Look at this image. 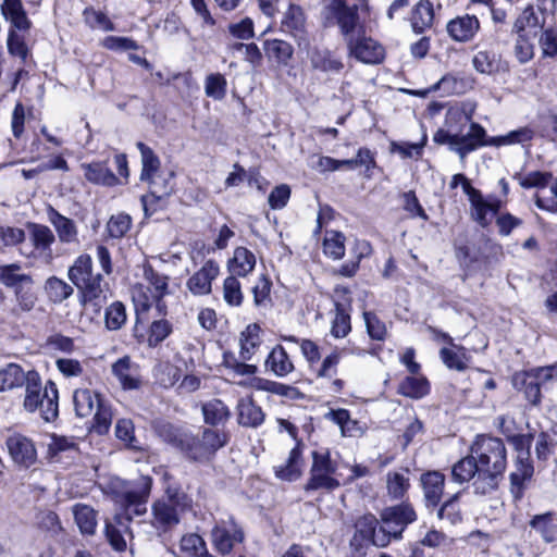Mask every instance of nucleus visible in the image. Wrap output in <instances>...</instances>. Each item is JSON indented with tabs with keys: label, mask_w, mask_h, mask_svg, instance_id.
<instances>
[{
	"label": "nucleus",
	"mask_w": 557,
	"mask_h": 557,
	"mask_svg": "<svg viewBox=\"0 0 557 557\" xmlns=\"http://www.w3.org/2000/svg\"><path fill=\"white\" fill-rule=\"evenodd\" d=\"M137 148L141 156V174H153L160 168V160L150 147L141 141L137 143Z\"/></svg>",
	"instance_id": "64"
},
{
	"label": "nucleus",
	"mask_w": 557,
	"mask_h": 557,
	"mask_svg": "<svg viewBox=\"0 0 557 557\" xmlns=\"http://www.w3.org/2000/svg\"><path fill=\"white\" fill-rule=\"evenodd\" d=\"M309 61L313 70L326 74H338L344 69L342 60L326 48H313L309 52Z\"/></svg>",
	"instance_id": "23"
},
{
	"label": "nucleus",
	"mask_w": 557,
	"mask_h": 557,
	"mask_svg": "<svg viewBox=\"0 0 557 557\" xmlns=\"http://www.w3.org/2000/svg\"><path fill=\"white\" fill-rule=\"evenodd\" d=\"M7 448L12 460L23 468H29L37 461V450L33 441L15 433L7 438Z\"/></svg>",
	"instance_id": "16"
},
{
	"label": "nucleus",
	"mask_w": 557,
	"mask_h": 557,
	"mask_svg": "<svg viewBox=\"0 0 557 557\" xmlns=\"http://www.w3.org/2000/svg\"><path fill=\"white\" fill-rule=\"evenodd\" d=\"M530 527L540 533L544 542L553 543L557 541L556 513L548 511L535 515L530 521Z\"/></svg>",
	"instance_id": "34"
},
{
	"label": "nucleus",
	"mask_w": 557,
	"mask_h": 557,
	"mask_svg": "<svg viewBox=\"0 0 557 557\" xmlns=\"http://www.w3.org/2000/svg\"><path fill=\"white\" fill-rule=\"evenodd\" d=\"M520 178V185L529 188L536 187L539 191L536 194V206L541 209H545L552 212H557V182L554 183L548 189L547 177L548 176H518Z\"/></svg>",
	"instance_id": "17"
},
{
	"label": "nucleus",
	"mask_w": 557,
	"mask_h": 557,
	"mask_svg": "<svg viewBox=\"0 0 557 557\" xmlns=\"http://www.w3.org/2000/svg\"><path fill=\"white\" fill-rule=\"evenodd\" d=\"M94 424L92 429L96 433L99 435H103L109 432L113 413L111 410V406L106 403L103 399L101 403L96 407L94 411Z\"/></svg>",
	"instance_id": "51"
},
{
	"label": "nucleus",
	"mask_w": 557,
	"mask_h": 557,
	"mask_svg": "<svg viewBox=\"0 0 557 557\" xmlns=\"http://www.w3.org/2000/svg\"><path fill=\"white\" fill-rule=\"evenodd\" d=\"M228 436L218 429L203 428L198 434L183 433L181 451L190 460L208 461L226 445Z\"/></svg>",
	"instance_id": "6"
},
{
	"label": "nucleus",
	"mask_w": 557,
	"mask_h": 557,
	"mask_svg": "<svg viewBox=\"0 0 557 557\" xmlns=\"http://www.w3.org/2000/svg\"><path fill=\"white\" fill-rule=\"evenodd\" d=\"M28 371L25 372L17 363H9L0 369V392L22 387L27 380Z\"/></svg>",
	"instance_id": "37"
},
{
	"label": "nucleus",
	"mask_w": 557,
	"mask_h": 557,
	"mask_svg": "<svg viewBox=\"0 0 557 557\" xmlns=\"http://www.w3.org/2000/svg\"><path fill=\"white\" fill-rule=\"evenodd\" d=\"M173 331L172 323L165 319L156 320L151 323L149 329L148 345L157 347L162 343Z\"/></svg>",
	"instance_id": "59"
},
{
	"label": "nucleus",
	"mask_w": 557,
	"mask_h": 557,
	"mask_svg": "<svg viewBox=\"0 0 557 557\" xmlns=\"http://www.w3.org/2000/svg\"><path fill=\"white\" fill-rule=\"evenodd\" d=\"M282 28L298 40H305V14L300 7L290 4L282 20Z\"/></svg>",
	"instance_id": "33"
},
{
	"label": "nucleus",
	"mask_w": 557,
	"mask_h": 557,
	"mask_svg": "<svg viewBox=\"0 0 557 557\" xmlns=\"http://www.w3.org/2000/svg\"><path fill=\"white\" fill-rule=\"evenodd\" d=\"M385 533L388 535V543L391 540L401 539L405 529L413 523L418 516L410 503L404 502L398 505L384 508L380 513Z\"/></svg>",
	"instance_id": "11"
},
{
	"label": "nucleus",
	"mask_w": 557,
	"mask_h": 557,
	"mask_svg": "<svg viewBox=\"0 0 557 557\" xmlns=\"http://www.w3.org/2000/svg\"><path fill=\"white\" fill-rule=\"evenodd\" d=\"M126 322V308L121 301L112 302L104 312V324L109 331L120 330Z\"/></svg>",
	"instance_id": "53"
},
{
	"label": "nucleus",
	"mask_w": 557,
	"mask_h": 557,
	"mask_svg": "<svg viewBox=\"0 0 557 557\" xmlns=\"http://www.w3.org/2000/svg\"><path fill=\"white\" fill-rule=\"evenodd\" d=\"M201 411L205 422L212 426L225 424L231 417L228 407L221 399L216 398L205 403Z\"/></svg>",
	"instance_id": "35"
},
{
	"label": "nucleus",
	"mask_w": 557,
	"mask_h": 557,
	"mask_svg": "<svg viewBox=\"0 0 557 557\" xmlns=\"http://www.w3.org/2000/svg\"><path fill=\"white\" fill-rule=\"evenodd\" d=\"M476 460L471 453L469 456L457 461L451 468V478L456 483H466L471 479L475 481L479 475V467Z\"/></svg>",
	"instance_id": "40"
},
{
	"label": "nucleus",
	"mask_w": 557,
	"mask_h": 557,
	"mask_svg": "<svg viewBox=\"0 0 557 557\" xmlns=\"http://www.w3.org/2000/svg\"><path fill=\"white\" fill-rule=\"evenodd\" d=\"M101 400L100 394L89 388H76L73 393L74 410L79 418L92 416Z\"/></svg>",
	"instance_id": "31"
},
{
	"label": "nucleus",
	"mask_w": 557,
	"mask_h": 557,
	"mask_svg": "<svg viewBox=\"0 0 557 557\" xmlns=\"http://www.w3.org/2000/svg\"><path fill=\"white\" fill-rule=\"evenodd\" d=\"M151 484L152 480L149 476H141L122 494V503L128 519L146 513V503L151 491Z\"/></svg>",
	"instance_id": "13"
},
{
	"label": "nucleus",
	"mask_w": 557,
	"mask_h": 557,
	"mask_svg": "<svg viewBox=\"0 0 557 557\" xmlns=\"http://www.w3.org/2000/svg\"><path fill=\"white\" fill-rule=\"evenodd\" d=\"M220 267L216 261L207 260L186 282L188 290L195 296L209 295L212 292V282L218 277Z\"/></svg>",
	"instance_id": "19"
},
{
	"label": "nucleus",
	"mask_w": 557,
	"mask_h": 557,
	"mask_svg": "<svg viewBox=\"0 0 557 557\" xmlns=\"http://www.w3.org/2000/svg\"><path fill=\"white\" fill-rule=\"evenodd\" d=\"M533 137V132L528 127H522L519 129H515L509 132L506 135L490 137L484 136V144L482 146H506V145H515V144H525L530 141Z\"/></svg>",
	"instance_id": "42"
},
{
	"label": "nucleus",
	"mask_w": 557,
	"mask_h": 557,
	"mask_svg": "<svg viewBox=\"0 0 557 557\" xmlns=\"http://www.w3.org/2000/svg\"><path fill=\"white\" fill-rule=\"evenodd\" d=\"M227 81L221 73H211L205 79V94L214 100H223L226 96Z\"/></svg>",
	"instance_id": "49"
},
{
	"label": "nucleus",
	"mask_w": 557,
	"mask_h": 557,
	"mask_svg": "<svg viewBox=\"0 0 557 557\" xmlns=\"http://www.w3.org/2000/svg\"><path fill=\"white\" fill-rule=\"evenodd\" d=\"M454 185L460 184L470 203V216L482 227H487L502 208V200L494 196L484 197L474 188L467 176H454Z\"/></svg>",
	"instance_id": "9"
},
{
	"label": "nucleus",
	"mask_w": 557,
	"mask_h": 557,
	"mask_svg": "<svg viewBox=\"0 0 557 557\" xmlns=\"http://www.w3.org/2000/svg\"><path fill=\"white\" fill-rule=\"evenodd\" d=\"M430 386L425 377L407 376L399 385V393L404 396L419 399L429 393Z\"/></svg>",
	"instance_id": "47"
},
{
	"label": "nucleus",
	"mask_w": 557,
	"mask_h": 557,
	"mask_svg": "<svg viewBox=\"0 0 557 557\" xmlns=\"http://www.w3.org/2000/svg\"><path fill=\"white\" fill-rule=\"evenodd\" d=\"M470 451L478 462L479 475L472 486L476 495H486L498 487L507 466V450L500 438L481 435Z\"/></svg>",
	"instance_id": "2"
},
{
	"label": "nucleus",
	"mask_w": 557,
	"mask_h": 557,
	"mask_svg": "<svg viewBox=\"0 0 557 557\" xmlns=\"http://www.w3.org/2000/svg\"><path fill=\"white\" fill-rule=\"evenodd\" d=\"M70 281L82 294L83 305L99 313L107 302V284H102L103 277L100 273L92 272V260L87 253L78 256L67 272Z\"/></svg>",
	"instance_id": "3"
},
{
	"label": "nucleus",
	"mask_w": 557,
	"mask_h": 557,
	"mask_svg": "<svg viewBox=\"0 0 557 557\" xmlns=\"http://www.w3.org/2000/svg\"><path fill=\"white\" fill-rule=\"evenodd\" d=\"M1 11L5 20L11 23L10 29L23 33L29 30L32 22L27 17L21 0H3Z\"/></svg>",
	"instance_id": "24"
},
{
	"label": "nucleus",
	"mask_w": 557,
	"mask_h": 557,
	"mask_svg": "<svg viewBox=\"0 0 557 557\" xmlns=\"http://www.w3.org/2000/svg\"><path fill=\"white\" fill-rule=\"evenodd\" d=\"M149 184V194L141 197V203L146 213L156 200H162L173 191L172 176H141Z\"/></svg>",
	"instance_id": "21"
},
{
	"label": "nucleus",
	"mask_w": 557,
	"mask_h": 557,
	"mask_svg": "<svg viewBox=\"0 0 557 557\" xmlns=\"http://www.w3.org/2000/svg\"><path fill=\"white\" fill-rule=\"evenodd\" d=\"M32 280L34 278L30 273L25 272L18 263L0 265V284L13 292L29 284Z\"/></svg>",
	"instance_id": "32"
},
{
	"label": "nucleus",
	"mask_w": 557,
	"mask_h": 557,
	"mask_svg": "<svg viewBox=\"0 0 557 557\" xmlns=\"http://www.w3.org/2000/svg\"><path fill=\"white\" fill-rule=\"evenodd\" d=\"M312 465L309 471V479L305 485V491H334L341 486L336 478L338 465L331 458L327 448H321L311 453Z\"/></svg>",
	"instance_id": "8"
},
{
	"label": "nucleus",
	"mask_w": 557,
	"mask_h": 557,
	"mask_svg": "<svg viewBox=\"0 0 557 557\" xmlns=\"http://www.w3.org/2000/svg\"><path fill=\"white\" fill-rule=\"evenodd\" d=\"M251 385L257 389L286 397H294L297 393V389L293 386L261 377H255Z\"/></svg>",
	"instance_id": "56"
},
{
	"label": "nucleus",
	"mask_w": 557,
	"mask_h": 557,
	"mask_svg": "<svg viewBox=\"0 0 557 557\" xmlns=\"http://www.w3.org/2000/svg\"><path fill=\"white\" fill-rule=\"evenodd\" d=\"M472 64L482 74L491 75L498 71V59L493 52L479 51L473 57Z\"/></svg>",
	"instance_id": "58"
},
{
	"label": "nucleus",
	"mask_w": 557,
	"mask_h": 557,
	"mask_svg": "<svg viewBox=\"0 0 557 557\" xmlns=\"http://www.w3.org/2000/svg\"><path fill=\"white\" fill-rule=\"evenodd\" d=\"M334 305L335 317L332 321L331 334L336 338H343L351 331L350 314L348 311L350 304L349 301L347 304L335 301Z\"/></svg>",
	"instance_id": "41"
},
{
	"label": "nucleus",
	"mask_w": 557,
	"mask_h": 557,
	"mask_svg": "<svg viewBox=\"0 0 557 557\" xmlns=\"http://www.w3.org/2000/svg\"><path fill=\"white\" fill-rule=\"evenodd\" d=\"M317 159V169L321 172L335 171H358L368 172L374 165L373 157L368 149H359L355 159L336 160L331 157H313L312 163Z\"/></svg>",
	"instance_id": "12"
},
{
	"label": "nucleus",
	"mask_w": 557,
	"mask_h": 557,
	"mask_svg": "<svg viewBox=\"0 0 557 557\" xmlns=\"http://www.w3.org/2000/svg\"><path fill=\"white\" fill-rule=\"evenodd\" d=\"M45 290L48 298L54 304L62 302L73 294V287L57 276H51L46 281Z\"/></svg>",
	"instance_id": "45"
},
{
	"label": "nucleus",
	"mask_w": 557,
	"mask_h": 557,
	"mask_svg": "<svg viewBox=\"0 0 557 557\" xmlns=\"http://www.w3.org/2000/svg\"><path fill=\"white\" fill-rule=\"evenodd\" d=\"M75 522L83 534L91 535L97 528V512L88 505L77 504L73 507Z\"/></svg>",
	"instance_id": "43"
},
{
	"label": "nucleus",
	"mask_w": 557,
	"mask_h": 557,
	"mask_svg": "<svg viewBox=\"0 0 557 557\" xmlns=\"http://www.w3.org/2000/svg\"><path fill=\"white\" fill-rule=\"evenodd\" d=\"M264 50L269 58H274L282 64H286L294 52L292 45L281 39L267 40Z\"/></svg>",
	"instance_id": "52"
},
{
	"label": "nucleus",
	"mask_w": 557,
	"mask_h": 557,
	"mask_svg": "<svg viewBox=\"0 0 557 557\" xmlns=\"http://www.w3.org/2000/svg\"><path fill=\"white\" fill-rule=\"evenodd\" d=\"M324 253L334 259H342L345 255V236L337 231H327L323 239Z\"/></svg>",
	"instance_id": "48"
},
{
	"label": "nucleus",
	"mask_w": 557,
	"mask_h": 557,
	"mask_svg": "<svg viewBox=\"0 0 557 557\" xmlns=\"http://www.w3.org/2000/svg\"><path fill=\"white\" fill-rule=\"evenodd\" d=\"M409 470L389 471L386 474L387 494L392 499H401L410 487Z\"/></svg>",
	"instance_id": "38"
},
{
	"label": "nucleus",
	"mask_w": 557,
	"mask_h": 557,
	"mask_svg": "<svg viewBox=\"0 0 557 557\" xmlns=\"http://www.w3.org/2000/svg\"><path fill=\"white\" fill-rule=\"evenodd\" d=\"M453 348L443 347L440 350V357L443 363L456 371H465L468 368L470 357L462 346L453 345Z\"/></svg>",
	"instance_id": "39"
},
{
	"label": "nucleus",
	"mask_w": 557,
	"mask_h": 557,
	"mask_svg": "<svg viewBox=\"0 0 557 557\" xmlns=\"http://www.w3.org/2000/svg\"><path fill=\"white\" fill-rule=\"evenodd\" d=\"M342 359V351L334 350L327 355L321 362L315 374L318 379L331 380L337 374V367Z\"/></svg>",
	"instance_id": "62"
},
{
	"label": "nucleus",
	"mask_w": 557,
	"mask_h": 557,
	"mask_svg": "<svg viewBox=\"0 0 557 557\" xmlns=\"http://www.w3.org/2000/svg\"><path fill=\"white\" fill-rule=\"evenodd\" d=\"M190 506V498L176 487H168L164 495L152 505L151 524L159 532H166L180 523L181 513Z\"/></svg>",
	"instance_id": "5"
},
{
	"label": "nucleus",
	"mask_w": 557,
	"mask_h": 557,
	"mask_svg": "<svg viewBox=\"0 0 557 557\" xmlns=\"http://www.w3.org/2000/svg\"><path fill=\"white\" fill-rule=\"evenodd\" d=\"M259 326L248 325L246 331L240 336V351L239 356L243 360H250L253 355L255 348L259 345Z\"/></svg>",
	"instance_id": "55"
},
{
	"label": "nucleus",
	"mask_w": 557,
	"mask_h": 557,
	"mask_svg": "<svg viewBox=\"0 0 557 557\" xmlns=\"http://www.w3.org/2000/svg\"><path fill=\"white\" fill-rule=\"evenodd\" d=\"M356 533L362 541H371L377 547H385L388 543V535L385 533V527L377 528V519L369 513L360 517L356 523Z\"/></svg>",
	"instance_id": "20"
},
{
	"label": "nucleus",
	"mask_w": 557,
	"mask_h": 557,
	"mask_svg": "<svg viewBox=\"0 0 557 557\" xmlns=\"http://www.w3.org/2000/svg\"><path fill=\"white\" fill-rule=\"evenodd\" d=\"M48 219L55 228L59 240L64 244L77 243V227L73 220L62 215L52 207L48 210Z\"/></svg>",
	"instance_id": "28"
},
{
	"label": "nucleus",
	"mask_w": 557,
	"mask_h": 557,
	"mask_svg": "<svg viewBox=\"0 0 557 557\" xmlns=\"http://www.w3.org/2000/svg\"><path fill=\"white\" fill-rule=\"evenodd\" d=\"M115 436L127 447L139 449L138 441L134 435V424L129 419H120L115 424Z\"/></svg>",
	"instance_id": "60"
},
{
	"label": "nucleus",
	"mask_w": 557,
	"mask_h": 557,
	"mask_svg": "<svg viewBox=\"0 0 557 557\" xmlns=\"http://www.w3.org/2000/svg\"><path fill=\"white\" fill-rule=\"evenodd\" d=\"M481 28L479 18L473 14H461L449 20L446 24V32L449 38L459 44L472 41Z\"/></svg>",
	"instance_id": "15"
},
{
	"label": "nucleus",
	"mask_w": 557,
	"mask_h": 557,
	"mask_svg": "<svg viewBox=\"0 0 557 557\" xmlns=\"http://www.w3.org/2000/svg\"><path fill=\"white\" fill-rule=\"evenodd\" d=\"M267 371H270L275 376L284 377L292 373L295 369L289 356L285 348L276 345L268 355L264 362Z\"/></svg>",
	"instance_id": "29"
},
{
	"label": "nucleus",
	"mask_w": 557,
	"mask_h": 557,
	"mask_svg": "<svg viewBox=\"0 0 557 557\" xmlns=\"http://www.w3.org/2000/svg\"><path fill=\"white\" fill-rule=\"evenodd\" d=\"M363 319L369 336L374 341H384L387 334L385 323L369 311L363 312Z\"/></svg>",
	"instance_id": "63"
},
{
	"label": "nucleus",
	"mask_w": 557,
	"mask_h": 557,
	"mask_svg": "<svg viewBox=\"0 0 557 557\" xmlns=\"http://www.w3.org/2000/svg\"><path fill=\"white\" fill-rule=\"evenodd\" d=\"M211 535L213 545L221 555L231 553L234 545L244 540L243 531L232 517H228L227 520L216 522Z\"/></svg>",
	"instance_id": "14"
},
{
	"label": "nucleus",
	"mask_w": 557,
	"mask_h": 557,
	"mask_svg": "<svg viewBox=\"0 0 557 557\" xmlns=\"http://www.w3.org/2000/svg\"><path fill=\"white\" fill-rule=\"evenodd\" d=\"M410 25L416 34L431 28L434 21V9L430 0H419L410 13Z\"/></svg>",
	"instance_id": "27"
},
{
	"label": "nucleus",
	"mask_w": 557,
	"mask_h": 557,
	"mask_svg": "<svg viewBox=\"0 0 557 557\" xmlns=\"http://www.w3.org/2000/svg\"><path fill=\"white\" fill-rule=\"evenodd\" d=\"M534 472L530 457L516 459V470L510 474V492L515 499L519 500L523 496L524 482L529 481Z\"/></svg>",
	"instance_id": "25"
},
{
	"label": "nucleus",
	"mask_w": 557,
	"mask_h": 557,
	"mask_svg": "<svg viewBox=\"0 0 557 557\" xmlns=\"http://www.w3.org/2000/svg\"><path fill=\"white\" fill-rule=\"evenodd\" d=\"M237 421L246 428H258L264 421V412L251 397L240 398L237 403Z\"/></svg>",
	"instance_id": "26"
},
{
	"label": "nucleus",
	"mask_w": 557,
	"mask_h": 557,
	"mask_svg": "<svg viewBox=\"0 0 557 557\" xmlns=\"http://www.w3.org/2000/svg\"><path fill=\"white\" fill-rule=\"evenodd\" d=\"M421 485L423 488V496L425 506L428 508H435L442 498L445 476L438 471H429L421 475Z\"/></svg>",
	"instance_id": "22"
},
{
	"label": "nucleus",
	"mask_w": 557,
	"mask_h": 557,
	"mask_svg": "<svg viewBox=\"0 0 557 557\" xmlns=\"http://www.w3.org/2000/svg\"><path fill=\"white\" fill-rule=\"evenodd\" d=\"M24 385V409L28 412L39 409L46 422H53L59 416V392L55 383L48 381L42 387L39 373L30 370Z\"/></svg>",
	"instance_id": "4"
},
{
	"label": "nucleus",
	"mask_w": 557,
	"mask_h": 557,
	"mask_svg": "<svg viewBox=\"0 0 557 557\" xmlns=\"http://www.w3.org/2000/svg\"><path fill=\"white\" fill-rule=\"evenodd\" d=\"M16 300V309L21 312L32 311L38 300V294L35 286V281L32 280L29 284H26L14 292Z\"/></svg>",
	"instance_id": "46"
},
{
	"label": "nucleus",
	"mask_w": 557,
	"mask_h": 557,
	"mask_svg": "<svg viewBox=\"0 0 557 557\" xmlns=\"http://www.w3.org/2000/svg\"><path fill=\"white\" fill-rule=\"evenodd\" d=\"M426 140L428 136L425 133H423L420 143H393L392 152L398 153L401 158H419L422 154V150Z\"/></svg>",
	"instance_id": "61"
},
{
	"label": "nucleus",
	"mask_w": 557,
	"mask_h": 557,
	"mask_svg": "<svg viewBox=\"0 0 557 557\" xmlns=\"http://www.w3.org/2000/svg\"><path fill=\"white\" fill-rule=\"evenodd\" d=\"M301 448L297 444L290 451L285 463L275 466V475L285 481H295L300 476Z\"/></svg>",
	"instance_id": "36"
},
{
	"label": "nucleus",
	"mask_w": 557,
	"mask_h": 557,
	"mask_svg": "<svg viewBox=\"0 0 557 557\" xmlns=\"http://www.w3.org/2000/svg\"><path fill=\"white\" fill-rule=\"evenodd\" d=\"M256 267V257L252 251L246 247H237L233 257L227 262V269L231 275L247 276Z\"/></svg>",
	"instance_id": "30"
},
{
	"label": "nucleus",
	"mask_w": 557,
	"mask_h": 557,
	"mask_svg": "<svg viewBox=\"0 0 557 557\" xmlns=\"http://www.w3.org/2000/svg\"><path fill=\"white\" fill-rule=\"evenodd\" d=\"M223 299L231 307H239L243 304L244 294L237 276L228 275L224 280Z\"/></svg>",
	"instance_id": "54"
},
{
	"label": "nucleus",
	"mask_w": 557,
	"mask_h": 557,
	"mask_svg": "<svg viewBox=\"0 0 557 557\" xmlns=\"http://www.w3.org/2000/svg\"><path fill=\"white\" fill-rule=\"evenodd\" d=\"M30 239L34 247L42 253L51 255V245L54 243L55 237L53 232L42 224H29Z\"/></svg>",
	"instance_id": "44"
},
{
	"label": "nucleus",
	"mask_w": 557,
	"mask_h": 557,
	"mask_svg": "<svg viewBox=\"0 0 557 557\" xmlns=\"http://www.w3.org/2000/svg\"><path fill=\"white\" fill-rule=\"evenodd\" d=\"M360 12L368 13L367 0L350 4L348 0H323L321 22L324 27H337L351 55L363 63H377L384 57L383 47L366 36Z\"/></svg>",
	"instance_id": "1"
},
{
	"label": "nucleus",
	"mask_w": 557,
	"mask_h": 557,
	"mask_svg": "<svg viewBox=\"0 0 557 557\" xmlns=\"http://www.w3.org/2000/svg\"><path fill=\"white\" fill-rule=\"evenodd\" d=\"M132 219L126 213H117L107 223V232L111 238H122L131 228Z\"/></svg>",
	"instance_id": "57"
},
{
	"label": "nucleus",
	"mask_w": 557,
	"mask_h": 557,
	"mask_svg": "<svg viewBox=\"0 0 557 557\" xmlns=\"http://www.w3.org/2000/svg\"><path fill=\"white\" fill-rule=\"evenodd\" d=\"M485 129L478 123H471L469 131L463 134H451L445 129H438L434 134V141L440 145H448L450 150L456 151L461 158L467 153L482 147L484 144Z\"/></svg>",
	"instance_id": "10"
},
{
	"label": "nucleus",
	"mask_w": 557,
	"mask_h": 557,
	"mask_svg": "<svg viewBox=\"0 0 557 557\" xmlns=\"http://www.w3.org/2000/svg\"><path fill=\"white\" fill-rule=\"evenodd\" d=\"M112 374L124 391L139 389L143 385L140 367L129 356H124L112 364Z\"/></svg>",
	"instance_id": "18"
},
{
	"label": "nucleus",
	"mask_w": 557,
	"mask_h": 557,
	"mask_svg": "<svg viewBox=\"0 0 557 557\" xmlns=\"http://www.w3.org/2000/svg\"><path fill=\"white\" fill-rule=\"evenodd\" d=\"M556 376L557 366L536 367L516 373L512 384L532 406H539L542 401V389H547Z\"/></svg>",
	"instance_id": "7"
},
{
	"label": "nucleus",
	"mask_w": 557,
	"mask_h": 557,
	"mask_svg": "<svg viewBox=\"0 0 557 557\" xmlns=\"http://www.w3.org/2000/svg\"><path fill=\"white\" fill-rule=\"evenodd\" d=\"M460 493H456L450 496L437 510V518L440 520H446L449 524L455 525L462 520L460 505H459Z\"/></svg>",
	"instance_id": "50"
}]
</instances>
